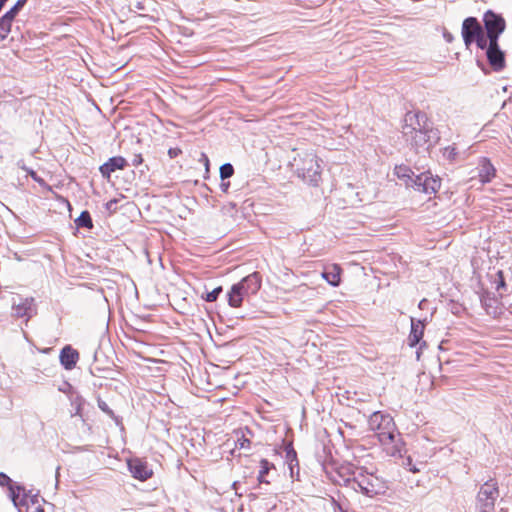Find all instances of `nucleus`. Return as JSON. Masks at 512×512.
I'll use <instances>...</instances> for the list:
<instances>
[{
    "label": "nucleus",
    "mask_w": 512,
    "mask_h": 512,
    "mask_svg": "<svg viewBox=\"0 0 512 512\" xmlns=\"http://www.w3.org/2000/svg\"><path fill=\"white\" fill-rule=\"evenodd\" d=\"M394 174L407 186L426 195L435 194L441 186V180L433 177L430 172H423L414 176L413 171L406 165H396Z\"/></svg>",
    "instance_id": "f03ea898"
},
{
    "label": "nucleus",
    "mask_w": 512,
    "mask_h": 512,
    "mask_svg": "<svg viewBox=\"0 0 512 512\" xmlns=\"http://www.w3.org/2000/svg\"><path fill=\"white\" fill-rule=\"evenodd\" d=\"M236 447L239 449H248L250 447V440L245 438L244 435L239 437V433H236Z\"/></svg>",
    "instance_id": "c85d7f7f"
},
{
    "label": "nucleus",
    "mask_w": 512,
    "mask_h": 512,
    "mask_svg": "<svg viewBox=\"0 0 512 512\" xmlns=\"http://www.w3.org/2000/svg\"><path fill=\"white\" fill-rule=\"evenodd\" d=\"M12 308L16 317H25L28 320L35 312L34 300L32 298L21 299L19 303L14 302Z\"/></svg>",
    "instance_id": "ddd939ff"
},
{
    "label": "nucleus",
    "mask_w": 512,
    "mask_h": 512,
    "mask_svg": "<svg viewBox=\"0 0 512 512\" xmlns=\"http://www.w3.org/2000/svg\"><path fill=\"white\" fill-rule=\"evenodd\" d=\"M128 468L132 476L141 481H145L152 476V470L147 463L138 458L129 460Z\"/></svg>",
    "instance_id": "9b49d317"
},
{
    "label": "nucleus",
    "mask_w": 512,
    "mask_h": 512,
    "mask_svg": "<svg viewBox=\"0 0 512 512\" xmlns=\"http://www.w3.org/2000/svg\"><path fill=\"white\" fill-rule=\"evenodd\" d=\"M358 468L359 466H355L352 463L340 464L335 468V473L331 478L336 484L351 488L354 473H356Z\"/></svg>",
    "instance_id": "1a4fd4ad"
},
{
    "label": "nucleus",
    "mask_w": 512,
    "mask_h": 512,
    "mask_svg": "<svg viewBox=\"0 0 512 512\" xmlns=\"http://www.w3.org/2000/svg\"><path fill=\"white\" fill-rule=\"evenodd\" d=\"M245 296H248V294L241 287L234 284L228 293V303L231 307L238 308Z\"/></svg>",
    "instance_id": "aec40b11"
},
{
    "label": "nucleus",
    "mask_w": 512,
    "mask_h": 512,
    "mask_svg": "<svg viewBox=\"0 0 512 512\" xmlns=\"http://www.w3.org/2000/svg\"><path fill=\"white\" fill-rule=\"evenodd\" d=\"M424 332V324L420 320L411 318V332L408 336V344L411 347L419 344Z\"/></svg>",
    "instance_id": "6ab92c4d"
},
{
    "label": "nucleus",
    "mask_w": 512,
    "mask_h": 512,
    "mask_svg": "<svg viewBox=\"0 0 512 512\" xmlns=\"http://www.w3.org/2000/svg\"><path fill=\"white\" fill-rule=\"evenodd\" d=\"M35 512H44L43 508H41L40 506H37L36 508V511Z\"/></svg>",
    "instance_id": "58836bf2"
},
{
    "label": "nucleus",
    "mask_w": 512,
    "mask_h": 512,
    "mask_svg": "<svg viewBox=\"0 0 512 512\" xmlns=\"http://www.w3.org/2000/svg\"><path fill=\"white\" fill-rule=\"evenodd\" d=\"M369 428L375 432L379 441H388L396 430L393 418L380 411L373 412L368 420Z\"/></svg>",
    "instance_id": "39448f33"
},
{
    "label": "nucleus",
    "mask_w": 512,
    "mask_h": 512,
    "mask_svg": "<svg viewBox=\"0 0 512 512\" xmlns=\"http://www.w3.org/2000/svg\"><path fill=\"white\" fill-rule=\"evenodd\" d=\"M402 134L416 153H426L440 139L438 129L427 121L421 112L409 111L405 114Z\"/></svg>",
    "instance_id": "f257e3e1"
},
{
    "label": "nucleus",
    "mask_w": 512,
    "mask_h": 512,
    "mask_svg": "<svg viewBox=\"0 0 512 512\" xmlns=\"http://www.w3.org/2000/svg\"><path fill=\"white\" fill-rule=\"evenodd\" d=\"M98 407L101 411H103L105 414H107L110 417H114L113 411L109 408L108 404L103 401L102 399H98Z\"/></svg>",
    "instance_id": "2f4dec72"
},
{
    "label": "nucleus",
    "mask_w": 512,
    "mask_h": 512,
    "mask_svg": "<svg viewBox=\"0 0 512 512\" xmlns=\"http://www.w3.org/2000/svg\"><path fill=\"white\" fill-rule=\"evenodd\" d=\"M13 20L14 18L7 14L0 18V40H4L10 33Z\"/></svg>",
    "instance_id": "412c9836"
},
{
    "label": "nucleus",
    "mask_w": 512,
    "mask_h": 512,
    "mask_svg": "<svg viewBox=\"0 0 512 512\" xmlns=\"http://www.w3.org/2000/svg\"><path fill=\"white\" fill-rule=\"evenodd\" d=\"M115 204H116V200H111V201H109V202L107 203V205H106V206H107V209H111V207H113V205H115Z\"/></svg>",
    "instance_id": "e433bc0d"
},
{
    "label": "nucleus",
    "mask_w": 512,
    "mask_h": 512,
    "mask_svg": "<svg viewBox=\"0 0 512 512\" xmlns=\"http://www.w3.org/2000/svg\"><path fill=\"white\" fill-rule=\"evenodd\" d=\"M407 461H408L407 465L409 466V470L410 471H412L414 473L419 471V469H417L414 465L411 464V459L410 458H408Z\"/></svg>",
    "instance_id": "c9c22d12"
},
{
    "label": "nucleus",
    "mask_w": 512,
    "mask_h": 512,
    "mask_svg": "<svg viewBox=\"0 0 512 512\" xmlns=\"http://www.w3.org/2000/svg\"><path fill=\"white\" fill-rule=\"evenodd\" d=\"M297 175L304 181L317 185L321 179L320 160L313 151L299 153L291 163Z\"/></svg>",
    "instance_id": "20e7f679"
},
{
    "label": "nucleus",
    "mask_w": 512,
    "mask_h": 512,
    "mask_svg": "<svg viewBox=\"0 0 512 512\" xmlns=\"http://www.w3.org/2000/svg\"><path fill=\"white\" fill-rule=\"evenodd\" d=\"M17 165H18L19 168H21L22 170L26 171L31 176V178L35 182H37L40 186H42V187H46L47 186L45 180L43 178L39 177L34 170L27 168L25 166V164L23 163V161H19Z\"/></svg>",
    "instance_id": "5701e85b"
},
{
    "label": "nucleus",
    "mask_w": 512,
    "mask_h": 512,
    "mask_svg": "<svg viewBox=\"0 0 512 512\" xmlns=\"http://www.w3.org/2000/svg\"><path fill=\"white\" fill-rule=\"evenodd\" d=\"M461 35L466 47L476 43L477 47L484 50L487 46V38L482 27L474 17H468L463 21Z\"/></svg>",
    "instance_id": "423d86ee"
},
{
    "label": "nucleus",
    "mask_w": 512,
    "mask_h": 512,
    "mask_svg": "<svg viewBox=\"0 0 512 512\" xmlns=\"http://www.w3.org/2000/svg\"><path fill=\"white\" fill-rule=\"evenodd\" d=\"M221 292H222V287L221 286L216 287L215 289H213L212 291H210L206 294L205 300L207 302H214L217 300V298Z\"/></svg>",
    "instance_id": "c756f323"
},
{
    "label": "nucleus",
    "mask_w": 512,
    "mask_h": 512,
    "mask_svg": "<svg viewBox=\"0 0 512 512\" xmlns=\"http://www.w3.org/2000/svg\"><path fill=\"white\" fill-rule=\"evenodd\" d=\"M352 490L364 496L373 498L384 494L388 489L387 482L374 471H369L364 466H359L352 479Z\"/></svg>",
    "instance_id": "7ed1b4c3"
},
{
    "label": "nucleus",
    "mask_w": 512,
    "mask_h": 512,
    "mask_svg": "<svg viewBox=\"0 0 512 512\" xmlns=\"http://www.w3.org/2000/svg\"><path fill=\"white\" fill-rule=\"evenodd\" d=\"M221 187H222V190L226 191L228 189V187H229V184L228 183L227 184L223 183L221 185Z\"/></svg>",
    "instance_id": "4c0bfd02"
},
{
    "label": "nucleus",
    "mask_w": 512,
    "mask_h": 512,
    "mask_svg": "<svg viewBox=\"0 0 512 512\" xmlns=\"http://www.w3.org/2000/svg\"><path fill=\"white\" fill-rule=\"evenodd\" d=\"M483 21L487 31V40L493 42L498 41V37L505 29L504 19L492 11H487L484 14Z\"/></svg>",
    "instance_id": "6e6552de"
},
{
    "label": "nucleus",
    "mask_w": 512,
    "mask_h": 512,
    "mask_svg": "<svg viewBox=\"0 0 512 512\" xmlns=\"http://www.w3.org/2000/svg\"><path fill=\"white\" fill-rule=\"evenodd\" d=\"M234 173V168L230 163H225L220 167V177L224 180L230 178Z\"/></svg>",
    "instance_id": "bb28decb"
},
{
    "label": "nucleus",
    "mask_w": 512,
    "mask_h": 512,
    "mask_svg": "<svg viewBox=\"0 0 512 512\" xmlns=\"http://www.w3.org/2000/svg\"><path fill=\"white\" fill-rule=\"evenodd\" d=\"M10 498L19 512L39 503V494L27 491L22 485L10 486Z\"/></svg>",
    "instance_id": "0eeeda50"
},
{
    "label": "nucleus",
    "mask_w": 512,
    "mask_h": 512,
    "mask_svg": "<svg viewBox=\"0 0 512 512\" xmlns=\"http://www.w3.org/2000/svg\"><path fill=\"white\" fill-rule=\"evenodd\" d=\"M78 359L79 353L70 346H65L60 352V362L67 370L74 368Z\"/></svg>",
    "instance_id": "dca6fc26"
},
{
    "label": "nucleus",
    "mask_w": 512,
    "mask_h": 512,
    "mask_svg": "<svg viewBox=\"0 0 512 512\" xmlns=\"http://www.w3.org/2000/svg\"><path fill=\"white\" fill-rule=\"evenodd\" d=\"M496 170L487 158L479 161V179L482 183H488L495 177Z\"/></svg>",
    "instance_id": "a211bd4d"
},
{
    "label": "nucleus",
    "mask_w": 512,
    "mask_h": 512,
    "mask_svg": "<svg viewBox=\"0 0 512 512\" xmlns=\"http://www.w3.org/2000/svg\"><path fill=\"white\" fill-rule=\"evenodd\" d=\"M236 285L241 287L248 295H253L256 294L261 287V277L258 272H254L243 278Z\"/></svg>",
    "instance_id": "4468645a"
},
{
    "label": "nucleus",
    "mask_w": 512,
    "mask_h": 512,
    "mask_svg": "<svg viewBox=\"0 0 512 512\" xmlns=\"http://www.w3.org/2000/svg\"><path fill=\"white\" fill-rule=\"evenodd\" d=\"M182 153V150L180 148H170L168 150V155L171 159L176 158Z\"/></svg>",
    "instance_id": "72a5a7b5"
},
{
    "label": "nucleus",
    "mask_w": 512,
    "mask_h": 512,
    "mask_svg": "<svg viewBox=\"0 0 512 512\" xmlns=\"http://www.w3.org/2000/svg\"><path fill=\"white\" fill-rule=\"evenodd\" d=\"M342 269L338 264L326 266L322 272V278L325 279L330 285L337 287L341 281Z\"/></svg>",
    "instance_id": "f3484780"
},
{
    "label": "nucleus",
    "mask_w": 512,
    "mask_h": 512,
    "mask_svg": "<svg viewBox=\"0 0 512 512\" xmlns=\"http://www.w3.org/2000/svg\"><path fill=\"white\" fill-rule=\"evenodd\" d=\"M27 0H18L14 6L8 10L5 14L11 16L12 18H15L16 15L19 13V11L23 8Z\"/></svg>",
    "instance_id": "cd10ccee"
},
{
    "label": "nucleus",
    "mask_w": 512,
    "mask_h": 512,
    "mask_svg": "<svg viewBox=\"0 0 512 512\" xmlns=\"http://www.w3.org/2000/svg\"><path fill=\"white\" fill-rule=\"evenodd\" d=\"M19 484H15L12 482L11 478L3 472H0V486H7L10 490V486H18Z\"/></svg>",
    "instance_id": "7c9ffc66"
},
{
    "label": "nucleus",
    "mask_w": 512,
    "mask_h": 512,
    "mask_svg": "<svg viewBox=\"0 0 512 512\" xmlns=\"http://www.w3.org/2000/svg\"><path fill=\"white\" fill-rule=\"evenodd\" d=\"M78 227H85L91 229L93 227L92 219L88 211H83L80 216L75 220Z\"/></svg>",
    "instance_id": "4be33fe9"
},
{
    "label": "nucleus",
    "mask_w": 512,
    "mask_h": 512,
    "mask_svg": "<svg viewBox=\"0 0 512 512\" xmlns=\"http://www.w3.org/2000/svg\"><path fill=\"white\" fill-rule=\"evenodd\" d=\"M493 511V503L490 502V503H487L485 505V508L483 510H481L480 512H492Z\"/></svg>",
    "instance_id": "f704fd0d"
},
{
    "label": "nucleus",
    "mask_w": 512,
    "mask_h": 512,
    "mask_svg": "<svg viewBox=\"0 0 512 512\" xmlns=\"http://www.w3.org/2000/svg\"><path fill=\"white\" fill-rule=\"evenodd\" d=\"M380 443L386 454L391 457H402L405 451L404 443L398 432L393 433L388 441H380Z\"/></svg>",
    "instance_id": "9d476101"
},
{
    "label": "nucleus",
    "mask_w": 512,
    "mask_h": 512,
    "mask_svg": "<svg viewBox=\"0 0 512 512\" xmlns=\"http://www.w3.org/2000/svg\"><path fill=\"white\" fill-rule=\"evenodd\" d=\"M286 461L289 464L291 472H293V463H297V454L296 451L293 449L292 445L289 444L286 447Z\"/></svg>",
    "instance_id": "393cba45"
},
{
    "label": "nucleus",
    "mask_w": 512,
    "mask_h": 512,
    "mask_svg": "<svg viewBox=\"0 0 512 512\" xmlns=\"http://www.w3.org/2000/svg\"><path fill=\"white\" fill-rule=\"evenodd\" d=\"M198 161L204 165L205 170L208 172L209 171V158L204 152H202L200 154Z\"/></svg>",
    "instance_id": "473e14b6"
},
{
    "label": "nucleus",
    "mask_w": 512,
    "mask_h": 512,
    "mask_svg": "<svg viewBox=\"0 0 512 512\" xmlns=\"http://www.w3.org/2000/svg\"><path fill=\"white\" fill-rule=\"evenodd\" d=\"M486 54L490 64L494 69L499 70L504 67V54L499 49L497 41H488L486 46Z\"/></svg>",
    "instance_id": "f8f14e48"
},
{
    "label": "nucleus",
    "mask_w": 512,
    "mask_h": 512,
    "mask_svg": "<svg viewBox=\"0 0 512 512\" xmlns=\"http://www.w3.org/2000/svg\"><path fill=\"white\" fill-rule=\"evenodd\" d=\"M126 165L127 161L125 158L121 156H115L111 157L107 162L101 165L99 169L102 176L106 179H109L112 172L124 169Z\"/></svg>",
    "instance_id": "2eb2a0df"
},
{
    "label": "nucleus",
    "mask_w": 512,
    "mask_h": 512,
    "mask_svg": "<svg viewBox=\"0 0 512 512\" xmlns=\"http://www.w3.org/2000/svg\"><path fill=\"white\" fill-rule=\"evenodd\" d=\"M494 284H495V288L497 291L506 288L505 278H504L503 272L501 270H498L496 272Z\"/></svg>",
    "instance_id": "a878e982"
},
{
    "label": "nucleus",
    "mask_w": 512,
    "mask_h": 512,
    "mask_svg": "<svg viewBox=\"0 0 512 512\" xmlns=\"http://www.w3.org/2000/svg\"><path fill=\"white\" fill-rule=\"evenodd\" d=\"M273 467V464H271L268 460L262 459L260 461V470L258 475V480L260 482H267L265 480V475L269 472V470Z\"/></svg>",
    "instance_id": "b1692460"
}]
</instances>
